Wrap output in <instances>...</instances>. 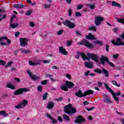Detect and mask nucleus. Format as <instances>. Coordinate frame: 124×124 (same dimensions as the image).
<instances>
[{"mask_svg": "<svg viewBox=\"0 0 124 124\" xmlns=\"http://www.w3.org/2000/svg\"><path fill=\"white\" fill-rule=\"evenodd\" d=\"M28 41H29L28 39L26 38H21L20 39V46H21V47L28 46Z\"/></svg>", "mask_w": 124, "mask_h": 124, "instance_id": "obj_12", "label": "nucleus"}, {"mask_svg": "<svg viewBox=\"0 0 124 124\" xmlns=\"http://www.w3.org/2000/svg\"><path fill=\"white\" fill-rule=\"evenodd\" d=\"M41 62H42V60L37 59L34 62L29 61V64L30 65H39L41 64Z\"/></svg>", "mask_w": 124, "mask_h": 124, "instance_id": "obj_13", "label": "nucleus"}, {"mask_svg": "<svg viewBox=\"0 0 124 124\" xmlns=\"http://www.w3.org/2000/svg\"><path fill=\"white\" fill-rule=\"evenodd\" d=\"M61 89L62 91H64L65 92H67L68 91V88H67V86L66 85H63L61 86Z\"/></svg>", "mask_w": 124, "mask_h": 124, "instance_id": "obj_26", "label": "nucleus"}, {"mask_svg": "<svg viewBox=\"0 0 124 124\" xmlns=\"http://www.w3.org/2000/svg\"><path fill=\"white\" fill-rule=\"evenodd\" d=\"M46 117H47V118H49L50 119V120H53V118H52V117H51V115H50V114H46Z\"/></svg>", "mask_w": 124, "mask_h": 124, "instance_id": "obj_59", "label": "nucleus"}, {"mask_svg": "<svg viewBox=\"0 0 124 124\" xmlns=\"http://www.w3.org/2000/svg\"><path fill=\"white\" fill-rule=\"evenodd\" d=\"M15 108H16V109H22V107L21 106V105H20V104H19L18 105V106H15Z\"/></svg>", "mask_w": 124, "mask_h": 124, "instance_id": "obj_49", "label": "nucleus"}, {"mask_svg": "<svg viewBox=\"0 0 124 124\" xmlns=\"http://www.w3.org/2000/svg\"><path fill=\"white\" fill-rule=\"evenodd\" d=\"M48 82V80H45L44 81H42L41 83V85H46V84H47V83Z\"/></svg>", "mask_w": 124, "mask_h": 124, "instance_id": "obj_44", "label": "nucleus"}, {"mask_svg": "<svg viewBox=\"0 0 124 124\" xmlns=\"http://www.w3.org/2000/svg\"><path fill=\"white\" fill-rule=\"evenodd\" d=\"M37 90L40 93L42 92V86L40 85L37 87Z\"/></svg>", "mask_w": 124, "mask_h": 124, "instance_id": "obj_43", "label": "nucleus"}, {"mask_svg": "<svg viewBox=\"0 0 124 124\" xmlns=\"http://www.w3.org/2000/svg\"><path fill=\"white\" fill-rule=\"evenodd\" d=\"M10 27L12 29H16V28H17V27H19V24L18 23H16L15 24H12V23H11V24L10 25Z\"/></svg>", "mask_w": 124, "mask_h": 124, "instance_id": "obj_29", "label": "nucleus"}, {"mask_svg": "<svg viewBox=\"0 0 124 124\" xmlns=\"http://www.w3.org/2000/svg\"><path fill=\"white\" fill-rule=\"evenodd\" d=\"M111 5L112 6H114V7H118V8H122V4H119V3L115 1H112Z\"/></svg>", "mask_w": 124, "mask_h": 124, "instance_id": "obj_19", "label": "nucleus"}, {"mask_svg": "<svg viewBox=\"0 0 124 124\" xmlns=\"http://www.w3.org/2000/svg\"><path fill=\"white\" fill-rule=\"evenodd\" d=\"M104 86H105L106 90L108 92H109V93H111V94H112V95L114 99L115 100V101L116 102H118L119 98H118V97H117V96H119V95H121V92L118 91L116 93H114V91H113V90H112V89H111L110 87H109V86L108 85H107L106 83H105Z\"/></svg>", "mask_w": 124, "mask_h": 124, "instance_id": "obj_1", "label": "nucleus"}, {"mask_svg": "<svg viewBox=\"0 0 124 124\" xmlns=\"http://www.w3.org/2000/svg\"><path fill=\"white\" fill-rule=\"evenodd\" d=\"M113 58H114L115 59V60H117V59H118V58H119V54H117L116 55H113Z\"/></svg>", "mask_w": 124, "mask_h": 124, "instance_id": "obj_52", "label": "nucleus"}, {"mask_svg": "<svg viewBox=\"0 0 124 124\" xmlns=\"http://www.w3.org/2000/svg\"><path fill=\"white\" fill-rule=\"evenodd\" d=\"M25 5L24 4H16L14 5V8H17V9H22V8H24Z\"/></svg>", "mask_w": 124, "mask_h": 124, "instance_id": "obj_18", "label": "nucleus"}, {"mask_svg": "<svg viewBox=\"0 0 124 124\" xmlns=\"http://www.w3.org/2000/svg\"><path fill=\"white\" fill-rule=\"evenodd\" d=\"M30 50H28L27 49H25L23 51V54H28V53H30Z\"/></svg>", "mask_w": 124, "mask_h": 124, "instance_id": "obj_50", "label": "nucleus"}, {"mask_svg": "<svg viewBox=\"0 0 124 124\" xmlns=\"http://www.w3.org/2000/svg\"><path fill=\"white\" fill-rule=\"evenodd\" d=\"M87 56L89 57L88 58H89L90 60L91 59L92 61H94L96 62H98V55L94 54L88 53Z\"/></svg>", "mask_w": 124, "mask_h": 124, "instance_id": "obj_11", "label": "nucleus"}, {"mask_svg": "<svg viewBox=\"0 0 124 124\" xmlns=\"http://www.w3.org/2000/svg\"><path fill=\"white\" fill-rule=\"evenodd\" d=\"M31 10H29L26 13L25 15L27 16H29V15H31Z\"/></svg>", "mask_w": 124, "mask_h": 124, "instance_id": "obj_45", "label": "nucleus"}, {"mask_svg": "<svg viewBox=\"0 0 124 124\" xmlns=\"http://www.w3.org/2000/svg\"><path fill=\"white\" fill-rule=\"evenodd\" d=\"M62 24L66 27H68L70 29H74L76 27L75 23L67 20H65V21L62 22Z\"/></svg>", "mask_w": 124, "mask_h": 124, "instance_id": "obj_7", "label": "nucleus"}, {"mask_svg": "<svg viewBox=\"0 0 124 124\" xmlns=\"http://www.w3.org/2000/svg\"><path fill=\"white\" fill-rule=\"evenodd\" d=\"M66 86L69 88V89H72L74 87V83L72 82L66 81L65 82Z\"/></svg>", "mask_w": 124, "mask_h": 124, "instance_id": "obj_16", "label": "nucleus"}, {"mask_svg": "<svg viewBox=\"0 0 124 124\" xmlns=\"http://www.w3.org/2000/svg\"><path fill=\"white\" fill-rule=\"evenodd\" d=\"M8 114L4 110H1L0 111V116H3V117H7Z\"/></svg>", "mask_w": 124, "mask_h": 124, "instance_id": "obj_30", "label": "nucleus"}, {"mask_svg": "<svg viewBox=\"0 0 124 124\" xmlns=\"http://www.w3.org/2000/svg\"><path fill=\"white\" fill-rule=\"evenodd\" d=\"M88 6H89L90 9H91V10H93V9H94L95 8V4H88Z\"/></svg>", "mask_w": 124, "mask_h": 124, "instance_id": "obj_33", "label": "nucleus"}, {"mask_svg": "<svg viewBox=\"0 0 124 124\" xmlns=\"http://www.w3.org/2000/svg\"><path fill=\"white\" fill-rule=\"evenodd\" d=\"M90 94H93V91L92 90H89L84 93V96L90 95Z\"/></svg>", "mask_w": 124, "mask_h": 124, "instance_id": "obj_22", "label": "nucleus"}, {"mask_svg": "<svg viewBox=\"0 0 124 124\" xmlns=\"http://www.w3.org/2000/svg\"><path fill=\"white\" fill-rule=\"evenodd\" d=\"M51 4H46L45 5V8H50V7L51 6Z\"/></svg>", "mask_w": 124, "mask_h": 124, "instance_id": "obj_56", "label": "nucleus"}, {"mask_svg": "<svg viewBox=\"0 0 124 124\" xmlns=\"http://www.w3.org/2000/svg\"><path fill=\"white\" fill-rule=\"evenodd\" d=\"M59 53L62 54V55H66L67 54H68V52L65 50V48H64L62 46L59 47Z\"/></svg>", "mask_w": 124, "mask_h": 124, "instance_id": "obj_17", "label": "nucleus"}, {"mask_svg": "<svg viewBox=\"0 0 124 124\" xmlns=\"http://www.w3.org/2000/svg\"><path fill=\"white\" fill-rule=\"evenodd\" d=\"M84 65L87 68H93V63L91 62H85Z\"/></svg>", "mask_w": 124, "mask_h": 124, "instance_id": "obj_21", "label": "nucleus"}, {"mask_svg": "<svg viewBox=\"0 0 124 124\" xmlns=\"http://www.w3.org/2000/svg\"><path fill=\"white\" fill-rule=\"evenodd\" d=\"M103 97L105 98L104 99V101L106 103H108V104H111V103H113V102L111 100V98H110L108 95L103 94Z\"/></svg>", "mask_w": 124, "mask_h": 124, "instance_id": "obj_15", "label": "nucleus"}, {"mask_svg": "<svg viewBox=\"0 0 124 124\" xmlns=\"http://www.w3.org/2000/svg\"><path fill=\"white\" fill-rule=\"evenodd\" d=\"M105 62H107V63H108L111 67H115V64L112 62H109L108 58L106 57V56H102L100 58V62L102 63V65H105Z\"/></svg>", "mask_w": 124, "mask_h": 124, "instance_id": "obj_3", "label": "nucleus"}, {"mask_svg": "<svg viewBox=\"0 0 124 124\" xmlns=\"http://www.w3.org/2000/svg\"><path fill=\"white\" fill-rule=\"evenodd\" d=\"M102 71L103 73H104L105 77H109V73H108V71L104 69V68H103Z\"/></svg>", "mask_w": 124, "mask_h": 124, "instance_id": "obj_27", "label": "nucleus"}, {"mask_svg": "<svg viewBox=\"0 0 124 124\" xmlns=\"http://www.w3.org/2000/svg\"><path fill=\"white\" fill-rule=\"evenodd\" d=\"M62 32H63V31L60 30L58 32H57V34H58V35H62Z\"/></svg>", "mask_w": 124, "mask_h": 124, "instance_id": "obj_53", "label": "nucleus"}, {"mask_svg": "<svg viewBox=\"0 0 124 124\" xmlns=\"http://www.w3.org/2000/svg\"><path fill=\"white\" fill-rule=\"evenodd\" d=\"M6 87H8L9 89H11V90H15L16 89L15 88V86H14L13 85L11 84V83H8L6 85Z\"/></svg>", "mask_w": 124, "mask_h": 124, "instance_id": "obj_25", "label": "nucleus"}, {"mask_svg": "<svg viewBox=\"0 0 124 124\" xmlns=\"http://www.w3.org/2000/svg\"><path fill=\"white\" fill-rule=\"evenodd\" d=\"M76 17H80L81 16V13L80 12H76L75 13Z\"/></svg>", "mask_w": 124, "mask_h": 124, "instance_id": "obj_46", "label": "nucleus"}, {"mask_svg": "<svg viewBox=\"0 0 124 124\" xmlns=\"http://www.w3.org/2000/svg\"><path fill=\"white\" fill-rule=\"evenodd\" d=\"M112 84H113V85H114V86H116V87H120L121 86V84H118L117 83V81H116L115 80H112L111 81Z\"/></svg>", "mask_w": 124, "mask_h": 124, "instance_id": "obj_34", "label": "nucleus"}, {"mask_svg": "<svg viewBox=\"0 0 124 124\" xmlns=\"http://www.w3.org/2000/svg\"><path fill=\"white\" fill-rule=\"evenodd\" d=\"M27 92H30V89L27 88H20L15 91L14 94L15 95H19V94H23L24 93Z\"/></svg>", "mask_w": 124, "mask_h": 124, "instance_id": "obj_6", "label": "nucleus"}, {"mask_svg": "<svg viewBox=\"0 0 124 124\" xmlns=\"http://www.w3.org/2000/svg\"><path fill=\"white\" fill-rule=\"evenodd\" d=\"M116 19L119 23H121V24H124V18H119L117 17Z\"/></svg>", "mask_w": 124, "mask_h": 124, "instance_id": "obj_35", "label": "nucleus"}, {"mask_svg": "<svg viewBox=\"0 0 124 124\" xmlns=\"http://www.w3.org/2000/svg\"><path fill=\"white\" fill-rule=\"evenodd\" d=\"M27 74H28L29 77L33 80V81H37L40 79V77H37L36 75L33 74H31V72L29 70H27Z\"/></svg>", "mask_w": 124, "mask_h": 124, "instance_id": "obj_8", "label": "nucleus"}, {"mask_svg": "<svg viewBox=\"0 0 124 124\" xmlns=\"http://www.w3.org/2000/svg\"><path fill=\"white\" fill-rule=\"evenodd\" d=\"M14 18H16V16H15V15H13V16H12L11 20H10L11 23H12L13 22V19Z\"/></svg>", "mask_w": 124, "mask_h": 124, "instance_id": "obj_51", "label": "nucleus"}, {"mask_svg": "<svg viewBox=\"0 0 124 124\" xmlns=\"http://www.w3.org/2000/svg\"><path fill=\"white\" fill-rule=\"evenodd\" d=\"M85 122V119L82 116H78L75 121V124H81V123H84Z\"/></svg>", "mask_w": 124, "mask_h": 124, "instance_id": "obj_14", "label": "nucleus"}, {"mask_svg": "<svg viewBox=\"0 0 124 124\" xmlns=\"http://www.w3.org/2000/svg\"><path fill=\"white\" fill-rule=\"evenodd\" d=\"M95 44H99V45H103V42L97 40L94 42Z\"/></svg>", "mask_w": 124, "mask_h": 124, "instance_id": "obj_36", "label": "nucleus"}, {"mask_svg": "<svg viewBox=\"0 0 124 124\" xmlns=\"http://www.w3.org/2000/svg\"><path fill=\"white\" fill-rule=\"evenodd\" d=\"M65 77H66L67 78V79H69V80H70V79H71V76H70V75H69V74H66Z\"/></svg>", "mask_w": 124, "mask_h": 124, "instance_id": "obj_54", "label": "nucleus"}, {"mask_svg": "<svg viewBox=\"0 0 124 124\" xmlns=\"http://www.w3.org/2000/svg\"><path fill=\"white\" fill-rule=\"evenodd\" d=\"M19 105L21 106V108H23L26 107V105H28V101L24 100L22 102L19 103Z\"/></svg>", "mask_w": 124, "mask_h": 124, "instance_id": "obj_23", "label": "nucleus"}, {"mask_svg": "<svg viewBox=\"0 0 124 124\" xmlns=\"http://www.w3.org/2000/svg\"><path fill=\"white\" fill-rule=\"evenodd\" d=\"M76 33L77 35L81 36V33L78 31H76Z\"/></svg>", "mask_w": 124, "mask_h": 124, "instance_id": "obj_62", "label": "nucleus"}, {"mask_svg": "<svg viewBox=\"0 0 124 124\" xmlns=\"http://www.w3.org/2000/svg\"><path fill=\"white\" fill-rule=\"evenodd\" d=\"M88 30L89 31H96V30H97V28H96V26H93L88 27Z\"/></svg>", "mask_w": 124, "mask_h": 124, "instance_id": "obj_28", "label": "nucleus"}, {"mask_svg": "<svg viewBox=\"0 0 124 124\" xmlns=\"http://www.w3.org/2000/svg\"><path fill=\"white\" fill-rule=\"evenodd\" d=\"M54 107V103L49 102L47 105L48 109H52Z\"/></svg>", "mask_w": 124, "mask_h": 124, "instance_id": "obj_31", "label": "nucleus"}, {"mask_svg": "<svg viewBox=\"0 0 124 124\" xmlns=\"http://www.w3.org/2000/svg\"><path fill=\"white\" fill-rule=\"evenodd\" d=\"M0 64L1 65H3V66H4V65H5V64H6V62H5V61L0 60Z\"/></svg>", "mask_w": 124, "mask_h": 124, "instance_id": "obj_41", "label": "nucleus"}, {"mask_svg": "<svg viewBox=\"0 0 124 124\" xmlns=\"http://www.w3.org/2000/svg\"><path fill=\"white\" fill-rule=\"evenodd\" d=\"M104 21V18L102 16H97L94 18L95 24L97 27H98L101 25V22Z\"/></svg>", "mask_w": 124, "mask_h": 124, "instance_id": "obj_9", "label": "nucleus"}, {"mask_svg": "<svg viewBox=\"0 0 124 124\" xmlns=\"http://www.w3.org/2000/svg\"><path fill=\"white\" fill-rule=\"evenodd\" d=\"M94 72H97V73H99V74H101V73H102V71L97 69H95L94 70Z\"/></svg>", "mask_w": 124, "mask_h": 124, "instance_id": "obj_42", "label": "nucleus"}, {"mask_svg": "<svg viewBox=\"0 0 124 124\" xmlns=\"http://www.w3.org/2000/svg\"><path fill=\"white\" fill-rule=\"evenodd\" d=\"M58 120L59 121V122H62V118L61 116H58Z\"/></svg>", "mask_w": 124, "mask_h": 124, "instance_id": "obj_61", "label": "nucleus"}, {"mask_svg": "<svg viewBox=\"0 0 124 124\" xmlns=\"http://www.w3.org/2000/svg\"><path fill=\"white\" fill-rule=\"evenodd\" d=\"M94 108H95L93 107L91 108H87V111H92V110H93V109H94Z\"/></svg>", "mask_w": 124, "mask_h": 124, "instance_id": "obj_60", "label": "nucleus"}, {"mask_svg": "<svg viewBox=\"0 0 124 124\" xmlns=\"http://www.w3.org/2000/svg\"><path fill=\"white\" fill-rule=\"evenodd\" d=\"M68 16H69V17H71V15H72V9H69L68 10Z\"/></svg>", "mask_w": 124, "mask_h": 124, "instance_id": "obj_38", "label": "nucleus"}, {"mask_svg": "<svg viewBox=\"0 0 124 124\" xmlns=\"http://www.w3.org/2000/svg\"><path fill=\"white\" fill-rule=\"evenodd\" d=\"M76 54L77 55L75 56L76 59L79 60L80 56H81L83 61H86V60H87V61H90V58H88V57H87V55H86L85 53L82 52H79V51H77L76 52Z\"/></svg>", "mask_w": 124, "mask_h": 124, "instance_id": "obj_4", "label": "nucleus"}, {"mask_svg": "<svg viewBox=\"0 0 124 124\" xmlns=\"http://www.w3.org/2000/svg\"><path fill=\"white\" fill-rule=\"evenodd\" d=\"M47 95H48V93H46L44 94V95L43 96V100H46Z\"/></svg>", "mask_w": 124, "mask_h": 124, "instance_id": "obj_37", "label": "nucleus"}, {"mask_svg": "<svg viewBox=\"0 0 124 124\" xmlns=\"http://www.w3.org/2000/svg\"><path fill=\"white\" fill-rule=\"evenodd\" d=\"M64 110L65 113L68 115H72V114H74V113H76L77 112L76 109L72 107V105L71 104H69L65 107Z\"/></svg>", "mask_w": 124, "mask_h": 124, "instance_id": "obj_2", "label": "nucleus"}, {"mask_svg": "<svg viewBox=\"0 0 124 124\" xmlns=\"http://www.w3.org/2000/svg\"><path fill=\"white\" fill-rule=\"evenodd\" d=\"M3 37L6 38H4V39L7 41V43H8V44H10V43H11V41H10L8 38H7V37Z\"/></svg>", "mask_w": 124, "mask_h": 124, "instance_id": "obj_47", "label": "nucleus"}, {"mask_svg": "<svg viewBox=\"0 0 124 124\" xmlns=\"http://www.w3.org/2000/svg\"><path fill=\"white\" fill-rule=\"evenodd\" d=\"M15 35L16 37H18V35H20V32L19 31L16 32Z\"/></svg>", "mask_w": 124, "mask_h": 124, "instance_id": "obj_57", "label": "nucleus"}, {"mask_svg": "<svg viewBox=\"0 0 124 124\" xmlns=\"http://www.w3.org/2000/svg\"><path fill=\"white\" fill-rule=\"evenodd\" d=\"M43 62L44 63H49V62H50V60H44L43 61Z\"/></svg>", "mask_w": 124, "mask_h": 124, "instance_id": "obj_58", "label": "nucleus"}, {"mask_svg": "<svg viewBox=\"0 0 124 124\" xmlns=\"http://www.w3.org/2000/svg\"><path fill=\"white\" fill-rule=\"evenodd\" d=\"M0 45H1V46H6V43H5L4 42H1L0 43Z\"/></svg>", "mask_w": 124, "mask_h": 124, "instance_id": "obj_64", "label": "nucleus"}, {"mask_svg": "<svg viewBox=\"0 0 124 124\" xmlns=\"http://www.w3.org/2000/svg\"><path fill=\"white\" fill-rule=\"evenodd\" d=\"M84 6L81 4H79L77 6V9L78 10H80V9H82V8Z\"/></svg>", "mask_w": 124, "mask_h": 124, "instance_id": "obj_39", "label": "nucleus"}, {"mask_svg": "<svg viewBox=\"0 0 124 124\" xmlns=\"http://www.w3.org/2000/svg\"><path fill=\"white\" fill-rule=\"evenodd\" d=\"M62 117L65 122H70V118L69 116H68V115L64 114L63 115Z\"/></svg>", "mask_w": 124, "mask_h": 124, "instance_id": "obj_24", "label": "nucleus"}, {"mask_svg": "<svg viewBox=\"0 0 124 124\" xmlns=\"http://www.w3.org/2000/svg\"><path fill=\"white\" fill-rule=\"evenodd\" d=\"M84 45V46H86L88 48H93V44L90 43V42H88L87 40H83L82 42L78 43V45Z\"/></svg>", "mask_w": 124, "mask_h": 124, "instance_id": "obj_10", "label": "nucleus"}, {"mask_svg": "<svg viewBox=\"0 0 124 124\" xmlns=\"http://www.w3.org/2000/svg\"><path fill=\"white\" fill-rule=\"evenodd\" d=\"M11 64H12V62H8L7 64L5 65V67H6V68H7V67H8L9 66H10V65H11Z\"/></svg>", "mask_w": 124, "mask_h": 124, "instance_id": "obj_48", "label": "nucleus"}, {"mask_svg": "<svg viewBox=\"0 0 124 124\" xmlns=\"http://www.w3.org/2000/svg\"><path fill=\"white\" fill-rule=\"evenodd\" d=\"M111 42L113 45H116V46H124V42L123 41V39H121L120 38H116V42L114 39L111 40Z\"/></svg>", "mask_w": 124, "mask_h": 124, "instance_id": "obj_5", "label": "nucleus"}, {"mask_svg": "<svg viewBox=\"0 0 124 124\" xmlns=\"http://www.w3.org/2000/svg\"><path fill=\"white\" fill-rule=\"evenodd\" d=\"M75 95L78 97H83L84 96V93H82L81 90H79L78 92H76Z\"/></svg>", "mask_w": 124, "mask_h": 124, "instance_id": "obj_20", "label": "nucleus"}, {"mask_svg": "<svg viewBox=\"0 0 124 124\" xmlns=\"http://www.w3.org/2000/svg\"><path fill=\"white\" fill-rule=\"evenodd\" d=\"M66 43H67V46L69 47V46H71V45H72V41H67Z\"/></svg>", "mask_w": 124, "mask_h": 124, "instance_id": "obj_40", "label": "nucleus"}, {"mask_svg": "<svg viewBox=\"0 0 124 124\" xmlns=\"http://www.w3.org/2000/svg\"><path fill=\"white\" fill-rule=\"evenodd\" d=\"M97 84H98V87H102V83L99 81H98Z\"/></svg>", "mask_w": 124, "mask_h": 124, "instance_id": "obj_63", "label": "nucleus"}, {"mask_svg": "<svg viewBox=\"0 0 124 124\" xmlns=\"http://www.w3.org/2000/svg\"><path fill=\"white\" fill-rule=\"evenodd\" d=\"M86 37L87 39H94V37L93 35V34H89V35H86Z\"/></svg>", "mask_w": 124, "mask_h": 124, "instance_id": "obj_32", "label": "nucleus"}, {"mask_svg": "<svg viewBox=\"0 0 124 124\" xmlns=\"http://www.w3.org/2000/svg\"><path fill=\"white\" fill-rule=\"evenodd\" d=\"M106 50L107 52H109V45H106Z\"/></svg>", "mask_w": 124, "mask_h": 124, "instance_id": "obj_55", "label": "nucleus"}]
</instances>
